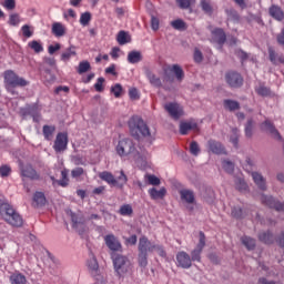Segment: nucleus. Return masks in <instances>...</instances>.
<instances>
[{"label":"nucleus","instance_id":"obj_53","mask_svg":"<svg viewBox=\"0 0 284 284\" xmlns=\"http://www.w3.org/2000/svg\"><path fill=\"white\" fill-rule=\"evenodd\" d=\"M222 168L223 170H225V172H227L229 174H232V172H234V163H232L231 161L224 160L222 162Z\"/></svg>","mask_w":284,"mask_h":284},{"label":"nucleus","instance_id":"obj_37","mask_svg":"<svg viewBox=\"0 0 284 284\" xmlns=\"http://www.w3.org/2000/svg\"><path fill=\"white\" fill-rule=\"evenodd\" d=\"M258 239L262 243H266L267 245H270V243H274V235L270 232L260 233Z\"/></svg>","mask_w":284,"mask_h":284},{"label":"nucleus","instance_id":"obj_42","mask_svg":"<svg viewBox=\"0 0 284 284\" xmlns=\"http://www.w3.org/2000/svg\"><path fill=\"white\" fill-rule=\"evenodd\" d=\"M255 92L260 94V97H270V94H272V91H270V88L263 84H260L258 87H256Z\"/></svg>","mask_w":284,"mask_h":284},{"label":"nucleus","instance_id":"obj_49","mask_svg":"<svg viewBox=\"0 0 284 284\" xmlns=\"http://www.w3.org/2000/svg\"><path fill=\"white\" fill-rule=\"evenodd\" d=\"M71 221L73 223V227L79 230L80 225H83V219L79 217L77 214L71 212Z\"/></svg>","mask_w":284,"mask_h":284},{"label":"nucleus","instance_id":"obj_15","mask_svg":"<svg viewBox=\"0 0 284 284\" xmlns=\"http://www.w3.org/2000/svg\"><path fill=\"white\" fill-rule=\"evenodd\" d=\"M261 201L264 203V205H267L268 207H274L277 212H284V203H281L273 199L272 196L267 195H261Z\"/></svg>","mask_w":284,"mask_h":284},{"label":"nucleus","instance_id":"obj_14","mask_svg":"<svg viewBox=\"0 0 284 284\" xmlns=\"http://www.w3.org/2000/svg\"><path fill=\"white\" fill-rule=\"evenodd\" d=\"M148 194L151 199V201H163L168 194V189L164 186L158 189L156 186H152L148 190Z\"/></svg>","mask_w":284,"mask_h":284},{"label":"nucleus","instance_id":"obj_23","mask_svg":"<svg viewBox=\"0 0 284 284\" xmlns=\"http://www.w3.org/2000/svg\"><path fill=\"white\" fill-rule=\"evenodd\" d=\"M126 61L133 65L141 63V61H143V53H141V51H130Z\"/></svg>","mask_w":284,"mask_h":284},{"label":"nucleus","instance_id":"obj_3","mask_svg":"<svg viewBox=\"0 0 284 284\" xmlns=\"http://www.w3.org/2000/svg\"><path fill=\"white\" fill-rule=\"evenodd\" d=\"M129 130L134 139H141V136H150V128H148V124H145L143 119L136 115L129 120Z\"/></svg>","mask_w":284,"mask_h":284},{"label":"nucleus","instance_id":"obj_52","mask_svg":"<svg viewBox=\"0 0 284 284\" xmlns=\"http://www.w3.org/2000/svg\"><path fill=\"white\" fill-rule=\"evenodd\" d=\"M88 267L91 272H97V270H99V262L97 261V257H91L88 261Z\"/></svg>","mask_w":284,"mask_h":284},{"label":"nucleus","instance_id":"obj_40","mask_svg":"<svg viewBox=\"0 0 284 284\" xmlns=\"http://www.w3.org/2000/svg\"><path fill=\"white\" fill-rule=\"evenodd\" d=\"M268 59L273 65H276L278 62H281V58H278V54H276V51L272 47L268 48Z\"/></svg>","mask_w":284,"mask_h":284},{"label":"nucleus","instance_id":"obj_36","mask_svg":"<svg viewBox=\"0 0 284 284\" xmlns=\"http://www.w3.org/2000/svg\"><path fill=\"white\" fill-rule=\"evenodd\" d=\"M54 130H57V128L52 126V125H44L43 126V136L47 141H52V134H54Z\"/></svg>","mask_w":284,"mask_h":284},{"label":"nucleus","instance_id":"obj_54","mask_svg":"<svg viewBox=\"0 0 284 284\" xmlns=\"http://www.w3.org/2000/svg\"><path fill=\"white\" fill-rule=\"evenodd\" d=\"M202 10L206 12V14H212V4L210 0H201Z\"/></svg>","mask_w":284,"mask_h":284},{"label":"nucleus","instance_id":"obj_12","mask_svg":"<svg viewBox=\"0 0 284 284\" xmlns=\"http://www.w3.org/2000/svg\"><path fill=\"white\" fill-rule=\"evenodd\" d=\"M104 243L111 252H121L122 245L119 239L114 234H108L104 236Z\"/></svg>","mask_w":284,"mask_h":284},{"label":"nucleus","instance_id":"obj_59","mask_svg":"<svg viewBox=\"0 0 284 284\" xmlns=\"http://www.w3.org/2000/svg\"><path fill=\"white\" fill-rule=\"evenodd\" d=\"M172 28L175 30H184L185 22L183 20H174L171 22Z\"/></svg>","mask_w":284,"mask_h":284},{"label":"nucleus","instance_id":"obj_20","mask_svg":"<svg viewBox=\"0 0 284 284\" xmlns=\"http://www.w3.org/2000/svg\"><path fill=\"white\" fill-rule=\"evenodd\" d=\"M252 179L255 183V185H257V187L262 191L267 190V183L265 181V178H263V175L258 172H252Z\"/></svg>","mask_w":284,"mask_h":284},{"label":"nucleus","instance_id":"obj_47","mask_svg":"<svg viewBox=\"0 0 284 284\" xmlns=\"http://www.w3.org/2000/svg\"><path fill=\"white\" fill-rule=\"evenodd\" d=\"M62 179L58 181V183L61 185V187H68V183H70V180L68 179V170L61 171Z\"/></svg>","mask_w":284,"mask_h":284},{"label":"nucleus","instance_id":"obj_64","mask_svg":"<svg viewBox=\"0 0 284 284\" xmlns=\"http://www.w3.org/2000/svg\"><path fill=\"white\" fill-rule=\"evenodd\" d=\"M21 30H22L23 37H26L27 39H30V37H32V31L30 30V26L24 24L22 26Z\"/></svg>","mask_w":284,"mask_h":284},{"label":"nucleus","instance_id":"obj_26","mask_svg":"<svg viewBox=\"0 0 284 284\" xmlns=\"http://www.w3.org/2000/svg\"><path fill=\"white\" fill-rule=\"evenodd\" d=\"M270 14L273 17V19H276L277 21H283L284 13L283 10H281V7L272 6L270 8Z\"/></svg>","mask_w":284,"mask_h":284},{"label":"nucleus","instance_id":"obj_25","mask_svg":"<svg viewBox=\"0 0 284 284\" xmlns=\"http://www.w3.org/2000/svg\"><path fill=\"white\" fill-rule=\"evenodd\" d=\"M99 176L101 181H104L105 183H108V185H111V187H114V183H115L114 174L108 171H103L99 174Z\"/></svg>","mask_w":284,"mask_h":284},{"label":"nucleus","instance_id":"obj_31","mask_svg":"<svg viewBox=\"0 0 284 284\" xmlns=\"http://www.w3.org/2000/svg\"><path fill=\"white\" fill-rule=\"evenodd\" d=\"M146 79L149 80L151 85H153V88H161V85H163V83L161 82V78L156 77V74L152 72L146 73Z\"/></svg>","mask_w":284,"mask_h":284},{"label":"nucleus","instance_id":"obj_4","mask_svg":"<svg viewBox=\"0 0 284 284\" xmlns=\"http://www.w3.org/2000/svg\"><path fill=\"white\" fill-rule=\"evenodd\" d=\"M114 272L118 276H125L132 272V262L125 255L113 254L112 255Z\"/></svg>","mask_w":284,"mask_h":284},{"label":"nucleus","instance_id":"obj_2","mask_svg":"<svg viewBox=\"0 0 284 284\" xmlns=\"http://www.w3.org/2000/svg\"><path fill=\"white\" fill-rule=\"evenodd\" d=\"M0 216L13 227L23 225V217L14 211V207L6 199H0Z\"/></svg>","mask_w":284,"mask_h":284},{"label":"nucleus","instance_id":"obj_10","mask_svg":"<svg viewBox=\"0 0 284 284\" xmlns=\"http://www.w3.org/2000/svg\"><path fill=\"white\" fill-rule=\"evenodd\" d=\"M225 79L231 88H241L243 85V77L239 72L230 71L226 73Z\"/></svg>","mask_w":284,"mask_h":284},{"label":"nucleus","instance_id":"obj_46","mask_svg":"<svg viewBox=\"0 0 284 284\" xmlns=\"http://www.w3.org/2000/svg\"><path fill=\"white\" fill-rule=\"evenodd\" d=\"M138 262L140 267H148V253L139 252Z\"/></svg>","mask_w":284,"mask_h":284},{"label":"nucleus","instance_id":"obj_13","mask_svg":"<svg viewBox=\"0 0 284 284\" xmlns=\"http://www.w3.org/2000/svg\"><path fill=\"white\" fill-rule=\"evenodd\" d=\"M156 243L150 241L146 236H142L139 240L138 250L139 252H143L145 254L154 252Z\"/></svg>","mask_w":284,"mask_h":284},{"label":"nucleus","instance_id":"obj_62","mask_svg":"<svg viewBox=\"0 0 284 284\" xmlns=\"http://www.w3.org/2000/svg\"><path fill=\"white\" fill-rule=\"evenodd\" d=\"M193 59L195 63H201V61H203V53L201 52V50H199V48L194 49Z\"/></svg>","mask_w":284,"mask_h":284},{"label":"nucleus","instance_id":"obj_16","mask_svg":"<svg viewBox=\"0 0 284 284\" xmlns=\"http://www.w3.org/2000/svg\"><path fill=\"white\" fill-rule=\"evenodd\" d=\"M207 150L209 152H212V154H227V152L225 151V146L216 140L207 141Z\"/></svg>","mask_w":284,"mask_h":284},{"label":"nucleus","instance_id":"obj_57","mask_svg":"<svg viewBox=\"0 0 284 284\" xmlns=\"http://www.w3.org/2000/svg\"><path fill=\"white\" fill-rule=\"evenodd\" d=\"M2 6H3V8H6V10H14L17 8V1L16 0H4Z\"/></svg>","mask_w":284,"mask_h":284},{"label":"nucleus","instance_id":"obj_17","mask_svg":"<svg viewBox=\"0 0 284 284\" xmlns=\"http://www.w3.org/2000/svg\"><path fill=\"white\" fill-rule=\"evenodd\" d=\"M181 201L187 203V205H194L196 203V197L194 195V191L190 189H182L179 191Z\"/></svg>","mask_w":284,"mask_h":284},{"label":"nucleus","instance_id":"obj_22","mask_svg":"<svg viewBox=\"0 0 284 284\" xmlns=\"http://www.w3.org/2000/svg\"><path fill=\"white\" fill-rule=\"evenodd\" d=\"M114 181H115L114 187H119V190H123V187H125V185L128 184V175H125V172L121 170L119 172V175L115 176Z\"/></svg>","mask_w":284,"mask_h":284},{"label":"nucleus","instance_id":"obj_24","mask_svg":"<svg viewBox=\"0 0 284 284\" xmlns=\"http://www.w3.org/2000/svg\"><path fill=\"white\" fill-rule=\"evenodd\" d=\"M65 26L61 22H54L51 28V32L54 37H65Z\"/></svg>","mask_w":284,"mask_h":284},{"label":"nucleus","instance_id":"obj_29","mask_svg":"<svg viewBox=\"0 0 284 284\" xmlns=\"http://www.w3.org/2000/svg\"><path fill=\"white\" fill-rule=\"evenodd\" d=\"M10 283L11 284H26L28 283V280L26 278V275L21 273H13L10 276Z\"/></svg>","mask_w":284,"mask_h":284},{"label":"nucleus","instance_id":"obj_50","mask_svg":"<svg viewBox=\"0 0 284 284\" xmlns=\"http://www.w3.org/2000/svg\"><path fill=\"white\" fill-rule=\"evenodd\" d=\"M253 130H254V121L248 120L245 125V136H247V139H252Z\"/></svg>","mask_w":284,"mask_h":284},{"label":"nucleus","instance_id":"obj_28","mask_svg":"<svg viewBox=\"0 0 284 284\" xmlns=\"http://www.w3.org/2000/svg\"><path fill=\"white\" fill-rule=\"evenodd\" d=\"M144 181H145V183H148V185H153V187H156V186L161 185V179H159L154 174H148L146 173L144 175Z\"/></svg>","mask_w":284,"mask_h":284},{"label":"nucleus","instance_id":"obj_48","mask_svg":"<svg viewBox=\"0 0 284 284\" xmlns=\"http://www.w3.org/2000/svg\"><path fill=\"white\" fill-rule=\"evenodd\" d=\"M9 174H12V169L10 168V165L3 164L0 166V176L2 179L8 178Z\"/></svg>","mask_w":284,"mask_h":284},{"label":"nucleus","instance_id":"obj_5","mask_svg":"<svg viewBox=\"0 0 284 284\" xmlns=\"http://www.w3.org/2000/svg\"><path fill=\"white\" fill-rule=\"evenodd\" d=\"M4 85L8 92H12V88H26L28 81L14 73L12 70L4 72Z\"/></svg>","mask_w":284,"mask_h":284},{"label":"nucleus","instance_id":"obj_32","mask_svg":"<svg viewBox=\"0 0 284 284\" xmlns=\"http://www.w3.org/2000/svg\"><path fill=\"white\" fill-rule=\"evenodd\" d=\"M170 70H171V72H173V74L175 75V78L179 81H183V78L185 77V73L183 72V69L181 68V65L173 64Z\"/></svg>","mask_w":284,"mask_h":284},{"label":"nucleus","instance_id":"obj_6","mask_svg":"<svg viewBox=\"0 0 284 284\" xmlns=\"http://www.w3.org/2000/svg\"><path fill=\"white\" fill-rule=\"evenodd\" d=\"M19 170L22 181H26V179H29L30 181H41V174L37 172L32 164H24L20 161Z\"/></svg>","mask_w":284,"mask_h":284},{"label":"nucleus","instance_id":"obj_60","mask_svg":"<svg viewBox=\"0 0 284 284\" xmlns=\"http://www.w3.org/2000/svg\"><path fill=\"white\" fill-rule=\"evenodd\" d=\"M232 216H234V219H243V209L239 206L233 207Z\"/></svg>","mask_w":284,"mask_h":284},{"label":"nucleus","instance_id":"obj_21","mask_svg":"<svg viewBox=\"0 0 284 284\" xmlns=\"http://www.w3.org/2000/svg\"><path fill=\"white\" fill-rule=\"evenodd\" d=\"M192 130H199V125L194 121H186L180 123V133L185 135Z\"/></svg>","mask_w":284,"mask_h":284},{"label":"nucleus","instance_id":"obj_41","mask_svg":"<svg viewBox=\"0 0 284 284\" xmlns=\"http://www.w3.org/2000/svg\"><path fill=\"white\" fill-rule=\"evenodd\" d=\"M235 187L239 192H247V183L242 178L235 180Z\"/></svg>","mask_w":284,"mask_h":284},{"label":"nucleus","instance_id":"obj_63","mask_svg":"<svg viewBox=\"0 0 284 284\" xmlns=\"http://www.w3.org/2000/svg\"><path fill=\"white\" fill-rule=\"evenodd\" d=\"M129 97L132 101H139L140 95H139V90L136 88H132L129 90Z\"/></svg>","mask_w":284,"mask_h":284},{"label":"nucleus","instance_id":"obj_8","mask_svg":"<svg viewBox=\"0 0 284 284\" xmlns=\"http://www.w3.org/2000/svg\"><path fill=\"white\" fill-rule=\"evenodd\" d=\"M203 247H205V233L200 231V239L196 247L191 252V262L196 261L201 263V254L203 252Z\"/></svg>","mask_w":284,"mask_h":284},{"label":"nucleus","instance_id":"obj_34","mask_svg":"<svg viewBox=\"0 0 284 284\" xmlns=\"http://www.w3.org/2000/svg\"><path fill=\"white\" fill-rule=\"evenodd\" d=\"M134 210L131 204H123L120 206L119 214H121V216H132Z\"/></svg>","mask_w":284,"mask_h":284},{"label":"nucleus","instance_id":"obj_27","mask_svg":"<svg viewBox=\"0 0 284 284\" xmlns=\"http://www.w3.org/2000/svg\"><path fill=\"white\" fill-rule=\"evenodd\" d=\"M116 41L119 45H125V43H130V41H132V38L129 32L120 31L118 33Z\"/></svg>","mask_w":284,"mask_h":284},{"label":"nucleus","instance_id":"obj_44","mask_svg":"<svg viewBox=\"0 0 284 284\" xmlns=\"http://www.w3.org/2000/svg\"><path fill=\"white\" fill-rule=\"evenodd\" d=\"M90 21H92V13L90 12H84V13H81L80 16V23L85 27V26H89L90 24Z\"/></svg>","mask_w":284,"mask_h":284},{"label":"nucleus","instance_id":"obj_55","mask_svg":"<svg viewBox=\"0 0 284 284\" xmlns=\"http://www.w3.org/2000/svg\"><path fill=\"white\" fill-rule=\"evenodd\" d=\"M85 174V171L83 168H75L71 171L72 179H80V176H83Z\"/></svg>","mask_w":284,"mask_h":284},{"label":"nucleus","instance_id":"obj_43","mask_svg":"<svg viewBox=\"0 0 284 284\" xmlns=\"http://www.w3.org/2000/svg\"><path fill=\"white\" fill-rule=\"evenodd\" d=\"M33 203L36 205H45V195L42 192H37L33 196Z\"/></svg>","mask_w":284,"mask_h":284},{"label":"nucleus","instance_id":"obj_56","mask_svg":"<svg viewBox=\"0 0 284 284\" xmlns=\"http://www.w3.org/2000/svg\"><path fill=\"white\" fill-rule=\"evenodd\" d=\"M230 141H231V143H233V145L235 148H237V145H239V129L232 130V135H231Z\"/></svg>","mask_w":284,"mask_h":284},{"label":"nucleus","instance_id":"obj_9","mask_svg":"<svg viewBox=\"0 0 284 284\" xmlns=\"http://www.w3.org/2000/svg\"><path fill=\"white\" fill-rule=\"evenodd\" d=\"M176 266L182 267V270H190L192 267V257L187 252L180 251L176 254Z\"/></svg>","mask_w":284,"mask_h":284},{"label":"nucleus","instance_id":"obj_1","mask_svg":"<svg viewBox=\"0 0 284 284\" xmlns=\"http://www.w3.org/2000/svg\"><path fill=\"white\" fill-rule=\"evenodd\" d=\"M119 156H130L139 168H143L150 159V153H139L134 142L130 138H125L119 141L116 148Z\"/></svg>","mask_w":284,"mask_h":284},{"label":"nucleus","instance_id":"obj_19","mask_svg":"<svg viewBox=\"0 0 284 284\" xmlns=\"http://www.w3.org/2000/svg\"><path fill=\"white\" fill-rule=\"evenodd\" d=\"M225 31L223 29H215L212 31L211 41L213 43H217L219 45H223L225 43Z\"/></svg>","mask_w":284,"mask_h":284},{"label":"nucleus","instance_id":"obj_61","mask_svg":"<svg viewBox=\"0 0 284 284\" xmlns=\"http://www.w3.org/2000/svg\"><path fill=\"white\" fill-rule=\"evenodd\" d=\"M103 83H105L104 78H99L97 82L94 83V88L97 92H103Z\"/></svg>","mask_w":284,"mask_h":284},{"label":"nucleus","instance_id":"obj_58","mask_svg":"<svg viewBox=\"0 0 284 284\" xmlns=\"http://www.w3.org/2000/svg\"><path fill=\"white\" fill-rule=\"evenodd\" d=\"M111 92L114 94L115 99H119L121 92H123V87H121V84H115L111 88Z\"/></svg>","mask_w":284,"mask_h":284},{"label":"nucleus","instance_id":"obj_51","mask_svg":"<svg viewBox=\"0 0 284 284\" xmlns=\"http://www.w3.org/2000/svg\"><path fill=\"white\" fill-rule=\"evenodd\" d=\"M190 152L191 154H193V156H199V154L201 153V148L199 146V143L196 141L191 142Z\"/></svg>","mask_w":284,"mask_h":284},{"label":"nucleus","instance_id":"obj_30","mask_svg":"<svg viewBox=\"0 0 284 284\" xmlns=\"http://www.w3.org/2000/svg\"><path fill=\"white\" fill-rule=\"evenodd\" d=\"M72 57H77V48L70 47L61 54V61L68 62Z\"/></svg>","mask_w":284,"mask_h":284},{"label":"nucleus","instance_id":"obj_39","mask_svg":"<svg viewBox=\"0 0 284 284\" xmlns=\"http://www.w3.org/2000/svg\"><path fill=\"white\" fill-rule=\"evenodd\" d=\"M225 110H230V112H234V110H239L240 104L233 100H224Z\"/></svg>","mask_w":284,"mask_h":284},{"label":"nucleus","instance_id":"obj_7","mask_svg":"<svg viewBox=\"0 0 284 284\" xmlns=\"http://www.w3.org/2000/svg\"><path fill=\"white\" fill-rule=\"evenodd\" d=\"M164 110L174 119L175 121H179L185 112L183 111V106L176 102H169L164 104Z\"/></svg>","mask_w":284,"mask_h":284},{"label":"nucleus","instance_id":"obj_11","mask_svg":"<svg viewBox=\"0 0 284 284\" xmlns=\"http://www.w3.org/2000/svg\"><path fill=\"white\" fill-rule=\"evenodd\" d=\"M53 150L55 152H65V150H68V133H58Z\"/></svg>","mask_w":284,"mask_h":284},{"label":"nucleus","instance_id":"obj_45","mask_svg":"<svg viewBox=\"0 0 284 284\" xmlns=\"http://www.w3.org/2000/svg\"><path fill=\"white\" fill-rule=\"evenodd\" d=\"M9 26H13L17 27L21 23V17L19 16V13H11L9 16V21H8Z\"/></svg>","mask_w":284,"mask_h":284},{"label":"nucleus","instance_id":"obj_38","mask_svg":"<svg viewBox=\"0 0 284 284\" xmlns=\"http://www.w3.org/2000/svg\"><path fill=\"white\" fill-rule=\"evenodd\" d=\"M28 45L31 48V50L37 52V54H39V52H43V44H41V41L32 40L28 43Z\"/></svg>","mask_w":284,"mask_h":284},{"label":"nucleus","instance_id":"obj_18","mask_svg":"<svg viewBox=\"0 0 284 284\" xmlns=\"http://www.w3.org/2000/svg\"><path fill=\"white\" fill-rule=\"evenodd\" d=\"M261 128L264 132H268V134H271L273 139L281 141V133H278V130H276V128L270 120H266L264 123H262Z\"/></svg>","mask_w":284,"mask_h":284},{"label":"nucleus","instance_id":"obj_33","mask_svg":"<svg viewBox=\"0 0 284 284\" xmlns=\"http://www.w3.org/2000/svg\"><path fill=\"white\" fill-rule=\"evenodd\" d=\"M241 241L243 245L246 247V250H254L256 247V240L250 236H243Z\"/></svg>","mask_w":284,"mask_h":284},{"label":"nucleus","instance_id":"obj_35","mask_svg":"<svg viewBox=\"0 0 284 284\" xmlns=\"http://www.w3.org/2000/svg\"><path fill=\"white\" fill-rule=\"evenodd\" d=\"M91 69L92 65H90L89 61H81L78 65L77 72L78 74H85V72H89Z\"/></svg>","mask_w":284,"mask_h":284}]
</instances>
